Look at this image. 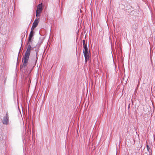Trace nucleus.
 <instances>
[{"instance_id":"obj_4","label":"nucleus","mask_w":155,"mask_h":155,"mask_svg":"<svg viewBox=\"0 0 155 155\" xmlns=\"http://www.w3.org/2000/svg\"><path fill=\"white\" fill-rule=\"evenodd\" d=\"M42 3L40 4H39L37 6L36 14V16L37 17L39 16H40V14L42 12Z\"/></svg>"},{"instance_id":"obj_8","label":"nucleus","mask_w":155,"mask_h":155,"mask_svg":"<svg viewBox=\"0 0 155 155\" xmlns=\"http://www.w3.org/2000/svg\"><path fill=\"white\" fill-rule=\"evenodd\" d=\"M36 28L35 27H34V26L32 25V26L31 28V31H33V30Z\"/></svg>"},{"instance_id":"obj_9","label":"nucleus","mask_w":155,"mask_h":155,"mask_svg":"<svg viewBox=\"0 0 155 155\" xmlns=\"http://www.w3.org/2000/svg\"><path fill=\"white\" fill-rule=\"evenodd\" d=\"M132 143H128V145L129 146H130L131 145V144Z\"/></svg>"},{"instance_id":"obj_10","label":"nucleus","mask_w":155,"mask_h":155,"mask_svg":"<svg viewBox=\"0 0 155 155\" xmlns=\"http://www.w3.org/2000/svg\"><path fill=\"white\" fill-rule=\"evenodd\" d=\"M132 140H133L132 139H131V140H130V142H132Z\"/></svg>"},{"instance_id":"obj_5","label":"nucleus","mask_w":155,"mask_h":155,"mask_svg":"<svg viewBox=\"0 0 155 155\" xmlns=\"http://www.w3.org/2000/svg\"><path fill=\"white\" fill-rule=\"evenodd\" d=\"M39 22V18H36L34 22L33 23V25L34 26V27H36L38 25V23Z\"/></svg>"},{"instance_id":"obj_11","label":"nucleus","mask_w":155,"mask_h":155,"mask_svg":"<svg viewBox=\"0 0 155 155\" xmlns=\"http://www.w3.org/2000/svg\"><path fill=\"white\" fill-rule=\"evenodd\" d=\"M128 143H129V142H130V141H129V142L128 141Z\"/></svg>"},{"instance_id":"obj_2","label":"nucleus","mask_w":155,"mask_h":155,"mask_svg":"<svg viewBox=\"0 0 155 155\" xmlns=\"http://www.w3.org/2000/svg\"><path fill=\"white\" fill-rule=\"evenodd\" d=\"M2 123L4 124L7 125L9 123V117L8 112H7L6 115L4 117L2 121Z\"/></svg>"},{"instance_id":"obj_12","label":"nucleus","mask_w":155,"mask_h":155,"mask_svg":"<svg viewBox=\"0 0 155 155\" xmlns=\"http://www.w3.org/2000/svg\"><path fill=\"white\" fill-rule=\"evenodd\" d=\"M128 143H129V142H130V141H129V142L128 141Z\"/></svg>"},{"instance_id":"obj_7","label":"nucleus","mask_w":155,"mask_h":155,"mask_svg":"<svg viewBox=\"0 0 155 155\" xmlns=\"http://www.w3.org/2000/svg\"><path fill=\"white\" fill-rule=\"evenodd\" d=\"M147 150L149 152H150L151 151V149H150L149 146L148 145H147Z\"/></svg>"},{"instance_id":"obj_1","label":"nucleus","mask_w":155,"mask_h":155,"mask_svg":"<svg viewBox=\"0 0 155 155\" xmlns=\"http://www.w3.org/2000/svg\"><path fill=\"white\" fill-rule=\"evenodd\" d=\"M34 32L32 31H31L28 38V45L27 50L25 52V55L23 56L22 58V62H23V66L24 67H25L27 64L28 61L29 59L31 51V46L29 42H31V40L33 36Z\"/></svg>"},{"instance_id":"obj_6","label":"nucleus","mask_w":155,"mask_h":155,"mask_svg":"<svg viewBox=\"0 0 155 155\" xmlns=\"http://www.w3.org/2000/svg\"><path fill=\"white\" fill-rule=\"evenodd\" d=\"M83 45V46L84 48H86L87 47V45L85 44V40H83L82 41Z\"/></svg>"},{"instance_id":"obj_3","label":"nucleus","mask_w":155,"mask_h":155,"mask_svg":"<svg viewBox=\"0 0 155 155\" xmlns=\"http://www.w3.org/2000/svg\"><path fill=\"white\" fill-rule=\"evenodd\" d=\"M87 50L88 49L87 47L84 48L83 53L84 54V56L85 57V61L86 62H87V61L89 59V54Z\"/></svg>"}]
</instances>
